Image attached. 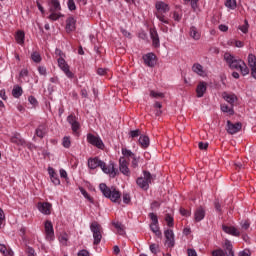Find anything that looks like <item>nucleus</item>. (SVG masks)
Instances as JSON below:
<instances>
[{
	"mask_svg": "<svg viewBox=\"0 0 256 256\" xmlns=\"http://www.w3.org/2000/svg\"><path fill=\"white\" fill-rule=\"evenodd\" d=\"M173 19L174 21H177V23H179V21H181V19H183V14L179 13L177 11L173 12Z\"/></svg>",
	"mask_w": 256,
	"mask_h": 256,
	"instance_id": "obj_44",
	"label": "nucleus"
},
{
	"mask_svg": "<svg viewBox=\"0 0 256 256\" xmlns=\"http://www.w3.org/2000/svg\"><path fill=\"white\" fill-rule=\"evenodd\" d=\"M221 111L223 113H228V115H234L235 111L233 110V106H229L227 104H222L221 105Z\"/></svg>",
	"mask_w": 256,
	"mask_h": 256,
	"instance_id": "obj_35",
	"label": "nucleus"
},
{
	"mask_svg": "<svg viewBox=\"0 0 256 256\" xmlns=\"http://www.w3.org/2000/svg\"><path fill=\"white\" fill-rule=\"evenodd\" d=\"M16 42L18 45H24L25 44V32L23 31H17L15 36Z\"/></svg>",
	"mask_w": 256,
	"mask_h": 256,
	"instance_id": "obj_31",
	"label": "nucleus"
},
{
	"mask_svg": "<svg viewBox=\"0 0 256 256\" xmlns=\"http://www.w3.org/2000/svg\"><path fill=\"white\" fill-rule=\"evenodd\" d=\"M129 136L132 138V139H135L137 137H141V130L139 129H136V130H131L129 132Z\"/></svg>",
	"mask_w": 256,
	"mask_h": 256,
	"instance_id": "obj_42",
	"label": "nucleus"
},
{
	"mask_svg": "<svg viewBox=\"0 0 256 256\" xmlns=\"http://www.w3.org/2000/svg\"><path fill=\"white\" fill-rule=\"evenodd\" d=\"M88 167L89 169H92V170L97 169V167H100L103 173H106L107 175H111L112 177H115V175H117V170H115V164L110 163L107 166V164L103 160L99 159V157L89 158Z\"/></svg>",
	"mask_w": 256,
	"mask_h": 256,
	"instance_id": "obj_2",
	"label": "nucleus"
},
{
	"mask_svg": "<svg viewBox=\"0 0 256 256\" xmlns=\"http://www.w3.org/2000/svg\"><path fill=\"white\" fill-rule=\"evenodd\" d=\"M132 167L133 169H137V167H139V158H137L136 155L132 158Z\"/></svg>",
	"mask_w": 256,
	"mask_h": 256,
	"instance_id": "obj_50",
	"label": "nucleus"
},
{
	"mask_svg": "<svg viewBox=\"0 0 256 256\" xmlns=\"http://www.w3.org/2000/svg\"><path fill=\"white\" fill-rule=\"evenodd\" d=\"M225 7L231 9L232 11L237 9V0H226Z\"/></svg>",
	"mask_w": 256,
	"mask_h": 256,
	"instance_id": "obj_38",
	"label": "nucleus"
},
{
	"mask_svg": "<svg viewBox=\"0 0 256 256\" xmlns=\"http://www.w3.org/2000/svg\"><path fill=\"white\" fill-rule=\"evenodd\" d=\"M189 35L190 37H192V39H194L195 41H199L201 39V32L199 31V29L195 26H191L190 27V31H189Z\"/></svg>",
	"mask_w": 256,
	"mask_h": 256,
	"instance_id": "obj_28",
	"label": "nucleus"
},
{
	"mask_svg": "<svg viewBox=\"0 0 256 256\" xmlns=\"http://www.w3.org/2000/svg\"><path fill=\"white\" fill-rule=\"evenodd\" d=\"M48 174L50 175V179L53 185H61V180L59 179V176L53 167H48Z\"/></svg>",
	"mask_w": 256,
	"mask_h": 256,
	"instance_id": "obj_20",
	"label": "nucleus"
},
{
	"mask_svg": "<svg viewBox=\"0 0 256 256\" xmlns=\"http://www.w3.org/2000/svg\"><path fill=\"white\" fill-rule=\"evenodd\" d=\"M224 61H226L230 69L240 71L243 76L249 75V67H247V64H245V62L241 59H236L231 53L226 52L224 54Z\"/></svg>",
	"mask_w": 256,
	"mask_h": 256,
	"instance_id": "obj_1",
	"label": "nucleus"
},
{
	"mask_svg": "<svg viewBox=\"0 0 256 256\" xmlns=\"http://www.w3.org/2000/svg\"><path fill=\"white\" fill-rule=\"evenodd\" d=\"M156 8V17L161 21V23H165L166 25H171V21L167 18H165V13H169L170 7L169 4L163 2V1H158L155 4Z\"/></svg>",
	"mask_w": 256,
	"mask_h": 256,
	"instance_id": "obj_4",
	"label": "nucleus"
},
{
	"mask_svg": "<svg viewBox=\"0 0 256 256\" xmlns=\"http://www.w3.org/2000/svg\"><path fill=\"white\" fill-rule=\"evenodd\" d=\"M67 122L71 125V129L75 135H79V130L81 129V124L79 123L78 119L75 115L70 114L67 117Z\"/></svg>",
	"mask_w": 256,
	"mask_h": 256,
	"instance_id": "obj_11",
	"label": "nucleus"
},
{
	"mask_svg": "<svg viewBox=\"0 0 256 256\" xmlns=\"http://www.w3.org/2000/svg\"><path fill=\"white\" fill-rule=\"evenodd\" d=\"M62 145L65 149H69L71 147V137L65 136L62 140Z\"/></svg>",
	"mask_w": 256,
	"mask_h": 256,
	"instance_id": "obj_41",
	"label": "nucleus"
},
{
	"mask_svg": "<svg viewBox=\"0 0 256 256\" xmlns=\"http://www.w3.org/2000/svg\"><path fill=\"white\" fill-rule=\"evenodd\" d=\"M250 225L251 224L249 223V221L244 220V221L241 222V229L243 231H247L249 229Z\"/></svg>",
	"mask_w": 256,
	"mask_h": 256,
	"instance_id": "obj_47",
	"label": "nucleus"
},
{
	"mask_svg": "<svg viewBox=\"0 0 256 256\" xmlns=\"http://www.w3.org/2000/svg\"><path fill=\"white\" fill-rule=\"evenodd\" d=\"M37 207L40 213H43V215H51V207H52L51 203L39 202Z\"/></svg>",
	"mask_w": 256,
	"mask_h": 256,
	"instance_id": "obj_16",
	"label": "nucleus"
},
{
	"mask_svg": "<svg viewBox=\"0 0 256 256\" xmlns=\"http://www.w3.org/2000/svg\"><path fill=\"white\" fill-rule=\"evenodd\" d=\"M121 151H122V155H123L124 159L125 158L129 159V157H130V159H133V157L135 156V153H133L131 150H129L125 147L122 148Z\"/></svg>",
	"mask_w": 256,
	"mask_h": 256,
	"instance_id": "obj_37",
	"label": "nucleus"
},
{
	"mask_svg": "<svg viewBox=\"0 0 256 256\" xmlns=\"http://www.w3.org/2000/svg\"><path fill=\"white\" fill-rule=\"evenodd\" d=\"M11 143H14L15 145H20L22 147H25L27 145V142L25 139L21 138V134L15 133L11 138H10Z\"/></svg>",
	"mask_w": 256,
	"mask_h": 256,
	"instance_id": "obj_22",
	"label": "nucleus"
},
{
	"mask_svg": "<svg viewBox=\"0 0 256 256\" xmlns=\"http://www.w3.org/2000/svg\"><path fill=\"white\" fill-rule=\"evenodd\" d=\"M207 91V83L205 82H199L196 88V94L198 98H201L205 95V92Z\"/></svg>",
	"mask_w": 256,
	"mask_h": 256,
	"instance_id": "obj_25",
	"label": "nucleus"
},
{
	"mask_svg": "<svg viewBox=\"0 0 256 256\" xmlns=\"http://www.w3.org/2000/svg\"><path fill=\"white\" fill-rule=\"evenodd\" d=\"M123 203L129 205L131 203V196L129 194H123Z\"/></svg>",
	"mask_w": 256,
	"mask_h": 256,
	"instance_id": "obj_53",
	"label": "nucleus"
},
{
	"mask_svg": "<svg viewBox=\"0 0 256 256\" xmlns=\"http://www.w3.org/2000/svg\"><path fill=\"white\" fill-rule=\"evenodd\" d=\"M166 243L168 247H175V234L173 230L168 229L164 232Z\"/></svg>",
	"mask_w": 256,
	"mask_h": 256,
	"instance_id": "obj_17",
	"label": "nucleus"
},
{
	"mask_svg": "<svg viewBox=\"0 0 256 256\" xmlns=\"http://www.w3.org/2000/svg\"><path fill=\"white\" fill-rule=\"evenodd\" d=\"M112 225L117 229L118 235H125V226L121 222H113Z\"/></svg>",
	"mask_w": 256,
	"mask_h": 256,
	"instance_id": "obj_33",
	"label": "nucleus"
},
{
	"mask_svg": "<svg viewBox=\"0 0 256 256\" xmlns=\"http://www.w3.org/2000/svg\"><path fill=\"white\" fill-rule=\"evenodd\" d=\"M138 143L142 149H147V147H149V138L145 135H141Z\"/></svg>",
	"mask_w": 256,
	"mask_h": 256,
	"instance_id": "obj_30",
	"label": "nucleus"
},
{
	"mask_svg": "<svg viewBox=\"0 0 256 256\" xmlns=\"http://www.w3.org/2000/svg\"><path fill=\"white\" fill-rule=\"evenodd\" d=\"M149 217L152 221V223L150 224L151 231L156 235H161V232L159 231V218H157V214L149 213Z\"/></svg>",
	"mask_w": 256,
	"mask_h": 256,
	"instance_id": "obj_12",
	"label": "nucleus"
},
{
	"mask_svg": "<svg viewBox=\"0 0 256 256\" xmlns=\"http://www.w3.org/2000/svg\"><path fill=\"white\" fill-rule=\"evenodd\" d=\"M240 31H242V33H248L249 31V23L247 22V20H245V24L239 27Z\"/></svg>",
	"mask_w": 256,
	"mask_h": 256,
	"instance_id": "obj_46",
	"label": "nucleus"
},
{
	"mask_svg": "<svg viewBox=\"0 0 256 256\" xmlns=\"http://www.w3.org/2000/svg\"><path fill=\"white\" fill-rule=\"evenodd\" d=\"M48 7L50 13L48 19H50V21H59V19L63 17V14L59 12L61 11V2H59V0H49Z\"/></svg>",
	"mask_w": 256,
	"mask_h": 256,
	"instance_id": "obj_5",
	"label": "nucleus"
},
{
	"mask_svg": "<svg viewBox=\"0 0 256 256\" xmlns=\"http://www.w3.org/2000/svg\"><path fill=\"white\" fill-rule=\"evenodd\" d=\"M150 37L152 39L153 47L157 48L161 45V42L159 40V33H157L156 29H150Z\"/></svg>",
	"mask_w": 256,
	"mask_h": 256,
	"instance_id": "obj_23",
	"label": "nucleus"
},
{
	"mask_svg": "<svg viewBox=\"0 0 256 256\" xmlns=\"http://www.w3.org/2000/svg\"><path fill=\"white\" fill-rule=\"evenodd\" d=\"M143 175L141 177H138L136 179V185L140 187V189H143L144 191H147L149 189V184L151 181H153V176L151 175V172L144 170Z\"/></svg>",
	"mask_w": 256,
	"mask_h": 256,
	"instance_id": "obj_6",
	"label": "nucleus"
},
{
	"mask_svg": "<svg viewBox=\"0 0 256 256\" xmlns=\"http://www.w3.org/2000/svg\"><path fill=\"white\" fill-rule=\"evenodd\" d=\"M45 237L47 241L55 240V230L53 229V223L51 220H46L44 223Z\"/></svg>",
	"mask_w": 256,
	"mask_h": 256,
	"instance_id": "obj_9",
	"label": "nucleus"
},
{
	"mask_svg": "<svg viewBox=\"0 0 256 256\" xmlns=\"http://www.w3.org/2000/svg\"><path fill=\"white\" fill-rule=\"evenodd\" d=\"M143 61L148 67H155L157 65V56L154 53L145 54Z\"/></svg>",
	"mask_w": 256,
	"mask_h": 256,
	"instance_id": "obj_14",
	"label": "nucleus"
},
{
	"mask_svg": "<svg viewBox=\"0 0 256 256\" xmlns=\"http://www.w3.org/2000/svg\"><path fill=\"white\" fill-rule=\"evenodd\" d=\"M67 6L69 11H75V9H77V6L75 5V0H68Z\"/></svg>",
	"mask_w": 256,
	"mask_h": 256,
	"instance_id": "obj_45",
	"label": "nucleus"
},
{
	"mask_svg": "<svg viewBox=\"0 0 256 256\" xmlns=\"http://www.w3.org/2000/svg\"><path fill=\"white\" fill-rule=\"evenodd\" d=\"M241 127H242V125L239 122L234 124L231 122V120L227 121V132L230 135H235V133H239Z\"/></svg>",
	"mask_w": 256,
	"mask_h": 256,
	"instance_id": "obj_15",
	"label": "nucleus"
},
{
	"mask_svg": "<svg viewBox=\"0 0 256 256\" xmlns=\"http://www.w3.org/2000/svg\"><path fill=\"white\" fill-rule=\"evenodd\" d=\"M77 25V20L73 18V16H70L66 20V31L68 33H72V31H75Z\"/></svg>",
	"mask_w": 256,
	"mask_h": 256,
	"instance_id": "obj_21",
	"label": "nucleus"
},
{
	"mask_svg": "<svg viewBox=\"0 0 256 256\" xmlns=\"http://www.w3.org/2000/svg\"><path fill=\"white\" fill-rule=\"evenodd\" d=\"M57 61H58V67L61 69V71H63L66 77H68V79H73V77H75V74L71 72L69 68V64H67V61H65V59H63V57L61 56L57 59Z\"/></svg>",
	"mask_w": 256,
	"mask_h": 256,
	"instance_id": "obj_8",
	"label": "nucleus"
},
{
	"mask_svg": "<svg viewBox=\"0 0 256 256\" xmlns=\"http://www.w3.org/2000/svg\"><path fill=\"white\" fill-rule=\"evenodd\" d=\"M150 251L154 255H157V252L159 251V246L157 244H151L150 245Z\"/></svg>",
	"mask_w": 256,
	"mask_h": 256,
	"instance_id": "obj_48",
	"label": "nucleus"
},
{
	"mask_svg": "<svg viewBox=\"0 0 256 256\" xmlns=\"http://www.w3.org/2000/svg\"><path fill=\"white\" fill-rule=\"evenodd\" d=\"M0 253H2V255L13 256V250L7 248L5 244H0Z\"/></svg>",
	"mask_w": 256,
	"mask_h": 256,
	"instance_id": "obj_36",
	"label": "nucleus"
},
{
	"mask_svg": "<svg viewBox=\"0 0 256 256\" xmlns=\"http://www.w3.org/2000/svg\"><path fill=\"white\" fill-rule=\"evenodd\" d=\"M198 147H199V149H201L202 151H205V150L208 149L209 143H207V142H199Z\"/></svg>",
	"mask_w": 256,
	"mask_h": 256,
	"instance_id": "obj_51",
	"label": "nucleus"
},
{
	"mask_svg": "<svg viewBox=\"0 0 256 256\" xmlns=\"http://www.w3.org/2000/svg\"><path fill=\"white\" fill-rule=\"evenodd\" d=\"M194 219L197 223L205 219V209L203 207H198L194 213Z\"/></svg>",
	"mask_w": 256,
	"mask_h": 256,
	"instance_id": "obj_26",
	"label": "nucleus"
},
{
	"mask_svg": "<svg viewBox=\"0 0 256 256\" xmlns=\"http://www.w3.org/2000/svg\"><path fill=\"white\" fill-rule=\"evenodd\" d=\"M240 256H251V252L249 250H244L239 253Z\"/></svg>",
	"mask_w": 256,
	"mask_h": 256,
	"instance_id": "obj_64",
	"label": "nucleus"
},
{
	"mask_svg": "<svg viewBox=\"0 0 256 256\" xmlns=\"http://www.w3.org/2000/svg\"><path fill=\"white\" fill-rule=\"evenodd\" d=\"M192 71L199 75L200 77H205V70H203V66L199 63H195L192 66Z\"/></svg>",
	"mask_w": 256,
	"mask_h": 256,
	"instance_id": "obj_29",
	"label": "nucleus"
},
{
	"mask_svg": "<svg viewBox=\"0 0 256 256\" xmlns=\"http://www.w3.org/2000/svg\"><path fill=\"white\" fill-rule=\"evenodd\" d=\"M150 97H154V98H159V97H163V93H159V92H155V91H151L150 92Z\"/></svg>",
	"mask_w": 256,
	"mask_h": 256,
	"instance_id": "obj_55",
	"label": "nucleus"
},
{
	"mask_svg": "<svg viewBox=\"0 0 256 256\" xmlns=\"http://www.w3.org/2000/svg\"><path fill=\"white\" fill-rule=\"evenodd\" d=\"M214 207L218 213H221V204L219 203V201L216 200L214 202Z\"/></svg>",
	"mask_w": 256,
	"mask_h": 256,
	"instance_id": "obj_61",
	"label": "nucleus"
},
{
	"mask_svg": "<svg viewBox=\"0 0 256 256\" xmlns=\"http://www.w3.org/2000/svg\"><path fill=\"white\" fill-rule=\"evenodd\" d=\"M26 253L28 256H35V249H33L32 247H28L26 249Z\"/></svg>",
	"mask_w": 256,
	"mask_h": 256,
	"instance_id": "obj_56",
	"label": "nucleus"
},
{
	"mask_svg": "<svg viewBox=\"0 0 256 256\" xmlns=\"http://www.w3.org/2000/svg\"><path fill=\"white\" fill-rule=\"evenodd\" d=\"M89 255H90L89 251H87V250H85V249L80 250V251L78 252V254H77V256H89Z\"/></svg>",
	"mask_w": 256,
	"mask_h": 256,
	"instance_id": "obj_59",
	"label": "nucleus"
},
{
	"mask_svg": "<svg viewBox=\"0 0 256 256\" xmlns=\"http://www.w3.org/2000/svg\"><path fill=\"white\" fill-rule=\"evenodd\" d=\"M12 95L13 97H15V99H19V97L23 95V88H21L20 86H14L12 90Z\"/></svg>",
	"mask_w": 256,
	"mask_h": 256,
	"instance_id": "obj_34",
	"label": "nucleus"
},
{
	"mask_svg": "<svg viewBox=\"0 0 256 256\" xmlns=\"http://www.w3.org/2000/svg\"><path fill=\"white\" fill-rule=\"evenodd\" d=\"M59 241L62 245H67V242L69 241V235L65 232L60 234Z\"/></svg>",
	"mask_w": 256,
	"mask_h": 256,
	"instance_id": "obj_39",
	"label": "nucleus"
},
{
	"mask_svg": "<svg viewBox=\"0 0 256 256\" xmlns=\"http://www.w3.org/2000/svg\"><path fill=\"white\" fill-rule=\"evenodd\" d=\"M212 256H225V252L222 249L214 250Z\"/></svg>",
	"mask_w": 256,
	"mask_h": 256,
	"instance_id": "obj_52",
	"label": "nucleus"
},
{
	"mask_svg": "<svg viewBox=\"0 0 256 256\" xmlns=\"http://www.w3.org/2000/svg\"><path fill=\"white\" fill-rule=\"evenodd\" d=\"M222 97L224 99V101H227V103H229V105L234 106L235 105V101H237V96L235 94H229L227 92H224L222 94Z\"/></svg>",
	"mask_w": 256,
	"mask_h": 256,
	"instance_id": "obj_27",
	"label": "nucleus"
},
{
	"mask_svg": "<svg viewBox=\"0 0 256 256\" xmlns=\"http://www.w3.org/2000/svg\"><path fill=\"white\" fill-rule=\"evenodd\" d=\"M119 169L123 175H126L127 177L131 175V171L129 170V162H127V159H125V157H120Z\"/></svg>",
	"mask_w": 256,
	"mask_h": 256,
	"instance_id": "obj_13",
	"label": "nucleus"
},
{
	"mask_svg": "<svg viewBox=\"0 0 256 256\" xmlns=\"http://www.w3.org/2000/svg\"><path fill=\"white\" fill-rule=\"evenodd\" d=\"M27 75H29V70L24 68L20 71V77H27Z\"/></svg>",
	"mask_w": 256,
	"mask_h": 256,
	"instance_id": "obj_62",
	"label": "nucleus"
},
{
	"mask_svg": "<svg viewBox=\"0 0 256 256\" xmlns=\"http://www.w3.org/2000/svg\"><path fill=\"white\" fill-rule=\"evenodd\" d=\"M188 256H197V252L194 249L187 250Z\"/></svg>",
	"mask_w": 256,
	"mask_h": 256,
	"instance_id": "obj_63",
	"label": "nucleus"
},
{
	"mask_svg": "<svg viewBox=\"0 0 256 256\" xmlns=\"http://www.w3.org/2000/svg\"><path fill=\"white\" fill-rule=\"evenodd\" d=\"M224 245H225V249H226V255L227 256H235V252H233V244H231V241L226 240Z\"/></svg>",
	"mask_w": 256,
	"mask_h": 256,
	"instance_id": "obj_32",
	"label": "nucleus"
},
{
	"mask_svg": "<svg viewBox=\"0 0 256 256\" xmlns=\"http://www.w3.org/2000/svg\"><path fill=\"white\" fill-rule=\"evenodd\" d=\"M31 59L34 63H41L42 61L41 54H39V52H33L31 54Z\"/></svg>",
	"mask_w": 256,
	"mask_h": 256,
	"instance_id": "obj_40",
	"label": "nucleus"
},
{
	"mask_svg": "<svg viewBox=\"0 0 256 256\" xmlns=\"http://www.w3.org/2000/svg\"><path fill=\"white\" fill-rule=\"evenodd\" d=\"M248 65L251 69V75L256 79V57L253 54L248 55Z\"/></svg>",
	"mask_w": 256,
	"mask_h": 256,
	"instance_id": "obj_18",
	"label": "nucleus"
},
{
	"mask_svg": "<svg viewBox=\"0 0 256 256\" xmlns=\"http://www.w3.org/2000/svg\"><path fill=\"white\" fill-rule=\"evenodd\" d=\"M90 231L93 233L94 245H99L101 239H103V234H101L102 228L99 222H92L90 225Z\"/></svg>",
	"mask_w": 256,
	"mask_h": 256,
	"instance_id": "obj_7",
	"label": "nucleus"
},
{
	"mask_svg": "<svg viewBox=\"0 0 256 256\" xmlns=\"http://www.w3.org/2000/svg\"><path fill=\"white\" fill-rule=\"evenodd\" d=\"M222 229L224 233H227L228 235H233V237H239L241 235V232L239 229L235 228V226H222Z\"/></svg>",
	"mask_w": 256,
	"mask_h": 256,
	"instance_id": "obj_19",
	"label": "nucleus"
},
{
	"mask_svg": "<svg viewBox=\"0 0 256 256\" xmlns=\"http://www.w3.org/2000/svg\"><path fill=\"white\" fill-rule=\"evenodd\" d=\"M82 195L85 197V199H88V201H93V198L87 193L84 189L81 190Z\"/></svg>",
	"mask_w": 256,
	"mask_h": 256,
	"instance_id": "obj_57",
	"label": "nucleus"
},
{
	"mask_svg": "<svg viewBox=\"0 0 256 256\" xmlns=\"http://www.w3.org/2000/svg\"><path fill=\"white\" fill-rule=\"evenodd\" d=\"M180 213H181V215H183V217H189L191 215V213L189 211L185 210V208H181Z\"/></svg>",
	"mask_w": 256,
	"mask_h": 256,
	"instance_id": "obj_58",
	"label": "nucleus"
},
{
	"mask_svg": "<svg viewBox=\"0 0 256 256\" xmlns=\"http://www.w3.org/2000/svg\"><path fill=\"white\" fill-rule=\"evenodd\" d=\"M165 221H166L168 227H173V225H174L173 216H171V214H166Z\"/></svg>",
	"mask_w": 256,
	"mask_h": 256,
	"instance_id": "obj_43",
	"label": "nucleus"
},
{
	"mask_svg": "<svg viewBox=\"0 0 256 256\" xmlns=\"http://www.w3.org/2000/svg\"><path fill=\"white\" fill-rule=\"evenodd\" d=\"M99 189L104 197L110 199L113 203H119L121 201V192H119L115 187L110 188L107 184L101 183L99 185Z\"/></svg>",
	"mask_w": 256,
	"mask_h": 256,
	"instance_id": "obj_3",
	"label": "nucleus"
},
{
	"mask_svg": "<svg viewBox=\"0 0 256 256\" xmlns=\"http://www.w3.org/2000/svg\"><path fill=\"white\" fill-rule=\"evenodd\" d=\"M47 135V125L40 124L35 130V136L43 139Z\"/></svg>",
	"mask_w": 256,
	"mask_h": 256,
	"instance_id": "obj_24",
	"label": "nucleus"
},
{
	"mask_svg": "<svg viewBox=\"0 0 256 256\" xmlns=\"http://www.w3.org/2000/svg\"><path fill=\"white\" fill-rule=\"evenodd\" d=\"M38 73L44 77L47 76V68L45 66H39Z\"/></svg>",
	"mask_w": 256,
	"mask_h": 256,
	"instance_id": "obj_49",
	"label": "nucleus"
},
{
	"mask_svg": "<svg viewBox=\"0 0 256 256\" xmlns=\"http://www.w3.org/2000/svg\"><path fill=\"white\" fill-rule=\"evenodd\" d=\"M87 141L90 143V145L97 147V149H104L105 147L103 140H101L99 136H95L91 133L87 134Z\"/></svg>",
	"mask_w": 256,
	"mask_h": 256,
	"instance_id": "obj_10",
	"label": "nucleus"
},
{
	"mask_svg": "<svg viewBox=\"0 0 256 256\" xmlns=\"http://www.w3.org/2000/svg\"><path fill=\"white\" fill-rule=\"evenodd\" d=\"M28 101L31 105H33L34 107L37 105V98H35V96H29L28 97Z\"/></svg>",
	"mask_w": 256,
	"mask_h": 256,
	"instance_id": "obj_54",
	"label": "nucleus"
},
{
	"mask_svg": "<svg viewBox=\"0 0 256 256\" xmlns=\"http://www.w3.org/2000/svg\"><path fill=\"white\" fill-rule=\"evenodd\" d=\"M107 71L108 70L105 68H98L97 73H98V75L103 76V75H107Z\"/></svg>",
	"mask_w": 256,
	"mask_h": 256,
	"instance_id": "obj_60",
	"label": "nucleus"
}]
</instances>
